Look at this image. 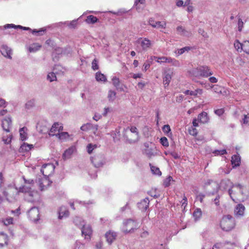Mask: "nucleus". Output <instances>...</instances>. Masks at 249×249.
<instances>
[{
    "mask_svg": "<svg viewBox=\"0 0 249 249\" xmlns=\"http://www.w3.org/2000/svg\"><path fill=\"white\" fill-rule=\"evenodd\" d=\"M12 124V120L10 117L4 118L1 121V126L4 131L6 133L10 132V128ZM12 140V135L10 133L7 134L5 136L4 134L2 136V141L5 143H9Z\"/></svg>",
    "mask_w": 249,
    "mask_h": 249,
    "instance_id": "1",
    "label": "nucleus"
},
{
    "mask_svg": "<svg viewBox=\"0 0 249 249\" xmlns=\"http://www.w3.org/2000/svg\"><path fill=\"white\" fill-rule=\"evenodd\" d=\"M221 229L225 231L232 230L235 226V222L233 217L230 215L224 216L220 223Z\"/></svg>",
    "mask_w": 249,
    "mask_h": 249,
    "instance_id": "2",
    "label": "nucleus"
},
{
    "mask_svg": "<svg viewBox=\"0 0 249 249\" xmlns=\"http://www.w3.org/2000/svg\"><path fill=\"white\" fill-rule=\"evenodd\" d=\"M1 193L7 201L12 202L16 199V197L18 195V192L13 186L8 185L1 190Z\"/></svg>",
    "mask_w": 249,
    "mask_h": 249,
    "instance_id": "3",
    "label": "nucleus"
},
{
    "mask_svg": "<svg viewBox=\"0 0 249 249\" xmlns=\"http://www.w3.org/2000/svg\"><path fill=\"white\" fill-rule=\"evenodd\" d=\"M192 73L195 76L208 77L213 74L210 68L207 66H200L192 70Z\"/></svg>",
    "mask_w": 249,
    "mask_h": 249,
    "instance_id": "4",
    "label": "nucleus"
},
{
    "mask_svg": "<svg viewBox=\"0 0 249 249\" xmlns=\"http://www.w3.org/2000/svg\"><path fill=\"white\" fill-rule=\"evenodd\" d=\"M136 43L140 45L142 50L144 52L147 51L152 46L151 41L145 37L139 38L136 41Z\"/></svg>",
    "mask_w": 249,
    "mask_h": 249,
    "instance_id": "5",
    "label": "nucleus"
},
{
    "mask_svg": "<svg viewBox=\"0 0 249 249\" xmlns=\"http://www.w3.org/2000/svg\"><path fill=\"white\" fill-rule=\"evenodd\" d=\"M137 227V223L134 220L128 219L124 223L123 231L125 232H129Z\"/></svg>",
    "mask_w": 249,
    "mask_h": 249,
    "instance_id": "6",
    "label": "nucleus"
},
{
    "mask_svg": "<svg viewBox=\"0 0 249 249\" xmlns=\"http://www.w3.org/2000/svg\"><path fill=\"white\" fill-rule=\"evenodd\" d=\"M63 127L61 124L55 123L50 129L49 134L50 136H56L57 137L60 132L63 130Z\"/></svg>",
    "mask_w": 249,
    "mask_h": 249,
    "instance_id": "7",
    "label": "nucleus"
},
{
    "mask_svg": "<svg viewBox=\"0 0 249 249\" xmlns=\"http://www.w3.org/2000/svg\"><path fill=\"white\" fill-rule=\"evenodd\" d=\"M54 167L53 164L48 163L42 165L41 172L44 176H50L54 171Z\"/></svg>",
    "mask_w": 249,
    "mask_h": 249,
    "instance_id": "8",
    "label": "nucleus"
},
{
    "mask_svg": "<svg viewBox=\"0 0 249 249\" xmlns=\"http://www.w3.org/2000/svg\"><path fill=\"white\" fill-rule=\"evenodd\" d=\"M28 215L30 219L33 221H36L39 219V212L36 207L32 208L28 212Z\"/></svg>",
    "mask_w": 249,
    "mask_h": 249,
    "instance_id": "9",
    "label": "nucleus"
},
{
    "mask_svg": "<svg viewBox=\"0 0 249 249\" xmlns=\"http://www.w3.org/2000/svg\"><path fill=\"white\" fill-rule=\"evenodd\" d=\"M24 199L28 202H34L38 197V194L37 191L32 190L26 195L24 196Z\"/></svg>",
    "mask_w": 249,
    "mask_h": 249,
    "instance_id": "10",
    "label": "nucleus"
},
{
    "mask_svg": "<svg viewBox=\"0 0 249 249\" xmlns=\"http://www.w3.org/2000/svg\"><path fill=\"white\" fill-rule=\"evenodd\" d=\"M91 160L93 165L96 168L101 167L104 164V159L101 156H95L92 157H91Z\"/></svg>",
    "mask_w": 249,
    "mask_h": 249,
    "instance_id": "11",
    "label": "nucleus"
},
{
    "mask_svg": "<svg viewBox=\"0 0 249 249\" xmlns=\"http://www.w3.org/2000/svg\"><path fill=\"white\" fill-rule=\"evenodd\" d=\"M52 183V182L47 178L39 179L38 186L41 191L46 190Z\"/></svg>",
    "mask_w": 249,
    "mask_h": 249,
    "instance_id": "12",
    "label": "nucleus"
},
{
    "mask_svg": "<svg viewBox=\"0 0 249 249\" xmlns=\"http://www.w3.org/2000/svg\"><path fill=\"white\" fill-rule=\"evenodd\" d=\"M151 60H156L158 63H171L173 61V59L171 57H167L165 56L157 57L156 56H152L150 57Z\"/></svg>",
    "mask_w": 249,
    "mask_h": 249,
    "instance_id": "13",
    "label": "nucleus"
},
{
    "mask_svg": "<svg viewBox=\"0 0 249 249\" xmlns=\"http://www.w3.org/2000/svg\"><path fill=\"white\" fill-rule=\"evenodd\" d=\"M81 230L82 235L85 236V238L90 239L92 231L90 226L89 225H83Z\"/></svg>",
    "mask_w": 249,
    "mask_h": 249,
    "instance_id": "14",
    "label": "nucleus"
},
{
    "mask_svg": "<svg viewBox=\"0 0 249 249\" xmlns=\"http://www.w3.org/2000/svg\"><path fill=\"white\" fill-rule=\"evenodd\" d=\"M117 236L116 232L109 231L106 234L107 241L109 244H111L115 239Z\"/></svg>",
    "mask_w": 249,
    "mask_h": 249,
    "instance_id": "15",
    "label": "nucleus"
},
{
    "mask_svg": "<svg viewBox=\"0 0 249 249\" xmlns=\"http://www.w3.org/2000/svg\"><path fill=\"white\" fill-rule=\"evenodd\" d=\"M1 53L5 57L11 58L12 51L10 48L6 45H2L1 48Z\"/></svg>",
    "mask_w": 249,
    "mask_h": 249,
    "instance_id": "16",
    "label": "nucleus"
},
{
    "mask_svg": "<svg viewBox=\"0 0 249 249\" xmlns=\"http://www.w3.org/2000/svg\"><path fill=\"white\" fill-rule=\"evenodd\" d=\"M149 200L148 198H145L138 203V207L142 211H145L149 206Z\"/></svg>",
    "mask_w": 249,
    "mask_h": 249,
    "instance_id": "17",
    "label": "nucleus"
},
{
    "mask_svg": "<svg viewBox=\"0 0 249 249\" xmlns=\"http://www.w3.org/2000/svg\"><path fill=\"white\" fill-rule=\"evenodd\" d=\"M245 207L242 204H238L234 210L235 214L236 216H243L244 214Z\"/></svg>",
    "mask_w": 249,
    "mask_h": 249,
    "instance_id": "18",
    "label": "nucleus"
},
{
    "mask_svg": "<svg viewBox=\"0 0 249 249\" xmlns=\"http://www.w3.org/2000/svg\"><path fill=\"white\" fill-rule=\"evenodd\" d=\"M198 121L202 124L207 123L209 121V117L206 112H202L198 115Z\"/></svg>",
    "mask_w": 249,
    "mask_h": 249,
    "instance_id": "19",
    "label": "nucleus"
},
{
    "mask_svg": "<svg viewBox=\"0 0 249 249\" xmlns=\"http://www.w3.org/2000/svg\"><path fill=\"white\" fill-rule=\"evenodd\" d=\"M184 93L186 95L197 96L198 94L201 95L202 94V89H197L195 90H186L185 91Z\"/></svg>",
    "mask_w": 249,
    "mask_h": 249,
    "instance_id": "20",
    "label": "nucleus"
},
{
    "mask_svg": "<svg viewBox=\"0 0 249 249\" xmlns=\"http://www.w3.org/2000/svg\"><path fill=\"white\" fill-rule=\"evenodd\" d=\"M231 164L233 167L239 166L240 164V157L238 155H234L231 157Z\"/></svg>",
    "mask_w": 249,
    "mask_h": 249,
    "instance_id": "21",
    "label": "nucleus"
},
{
    "mask_svg": "<svg viewBox=\"0 0 249 249\" xmlns=\"http://www.w3.org/2000/svg\"><path fill=\"white\" fill-rule=\"evenodd\" d=\"M8 238L7 235L3 233H0V246H3L7 244Z\"/></svg>",
    "mask_w": 249,
    "mask_h": 249,
    "instance_id": "22",
    "label": "nucleus"
},
{
    "mask_svg": "<svg viewBox=\"0 0 249 249\" xmlns=\"http://www.w3.org/2000/svg\"><path fill=\"white\" fill-rule=\"evenodd\" d=\"M85 21L88 24H94L98 21V19L93 15H89L87 17Z\"/></svg>",
    "mask_w": 249,
    "mask_h": 249,
    "instance_id": "23",
    "label": "nucleus"
},
{
    "mask_svg": "<svg viewBox=\"0 0 249 249\" xmlns=\"http://www.w3.org/2000/svg\"><path fill=\"white\" fill-rule=\"evenodd\" d=\"M33 148V144H30L25 142H24L20 146V149L22 152H27Z\"/></svg>",
    "mask_w": 249,
    "mask_h": 249,
    "instance_id": "24",
    "label": "nucleus"
},
{
    "mask_svg": "<svg viewBox=\"0 0 249 249\" xmlns=\"http://www.w3.org/2000/svg\"><path fill=\"white\" fill-rule=\"evenodd\" d=\"M59 213V218L60 219H61L63 217H66L68 216L69 214V212L67 210H66L65 207H61L60 208Z\"/></svg>",
    "mask_w": 249,
    "mask_h": 249,
    "instance_id": "25",
    "label": "nucleus"
},
{
    "mask_svg": "<svg viewBox=\"0 0 249 249\" xmlns=\"http://www.w3.org/2000/svg\"><path fill=\"white\" fill-rule=\"evenodd\" d=\"M32 190V189L30 187H29L26 185H24L19 187L18 192V193H23L24 194V195H26L27 194H28Z\"/></svg>",
    "mask_w": 249,
    "mask_h": 249,
    "instance_id": "26",
    "label": "nucleus"
},
{
    "mask_svg": "<svg viewBox=\"0 0 249 249\" xmlns=\"http://www.w3.org/2000/svg\"><path fill=\"white\" fill-rule=\"evenodd\" d=\"M95 78L97 81L106 82L107 81L105 75L100 72L96 73Z\"/></svg>",
    "mask_w": 249,
    "mask_h": 249,
    "instance_id": "27",
    "label": "nucleus"
},
{
    "mask_svg": "<svg viewBox=\"0 0 249 249\" xmlns=\"http://www.w3.org/2000/svg\"><path fill=\"white\" fill-rule=\"evenodd\" d=\"M41 47V46L39 45L38 43H33L31 45V46H30L29 48V51L30 52H35L38 50H39L40 48Z\"/></svg>",
    "mask_w": 249,
    "mask_h": 249,
    "instance_id": "28",
    "label": "nucleus"
},
{
    "mask_svg": "<svg viewBox=\"0 0 249 249\" xmlns=\"http://www.w3.org/2000/svg\"><path fill=\"white\" fill-rule=\"evenodd\" d=\"M149 166H150L151 171L153 174L158 176L161 175V172L159 168L152 165L151 163H149Z\"/></svg>",
    "mask_w": 249,
    "mask_h": 249,
    "instance_id": "29",
    "label": "nucleus"
},
{
    "mask_svg": "<svg viewBox=\"0 0 249 249\" xmlns=\"http://www.w3.org/2000/svg\"><path fill=\"white\" fill-rule=\"evenodd\" d=\"M172 76L169 73H167L163 78V84L166 86H168L171 80Z\"/></svg>",
    "mask_w": 249,
    "mask_h": 249,
    "instance_id": "30",
    "label": "nucleus"
},
{
    "mask_svg": "<svg viewBox=\"0 0 249 249\" xmlns=\"http://www.w3.org/2000/svg\"><path fill=\"white\" fill-rule=\"evenodd\" d=\"M202 216V212L200 209H196L193 213V216L196 221L198 220Z\"/></svg>",
    "mask_w": 249,
    "mask_h": 249,
    "instance_id": "31",
    "label": "nucleus"
},
{
    "mask_svg": "<svg viewBox=\"0 0 249 249\" xmlns=\"http://www.w3.org/2000/svg\"><path fill=\"white\" fill-rule=\"evenodd\" d=\"M74 150V149L73 147H71L67 149L63 155L64 158H69L70 156L73 153Z\"/></svg>",
    "mask_w": 249,
    "mask_h": 249,
    "instance_id": "32",
    "label": "nucleus"
},
{
    "mask_svg": "<svg viewBox=\"0 0 249 249\" xmlns=\"http://www.w3.org/2000/svg\"><path fill=\"white\" fill-rule=\"evenodd\" d=\"M229 194L232 200L235 202H237V201L239 200V198L238 196V195L233 193V190L232 189L229 190Z\"/></svg>",
    "mask_w": 249,
    "mask_h": 249,
    "instance_id": "33",
    "label": "nucleus"
},
{
    "mask_svg": "<svg viewBox=\"0 0 249 249\" xmlns=\"http://www.w3.org/2000/svg\"><path fill=\"white\" fill-rule=\"evenodd\" d=\"M14 28L15 29L16 28H19L22 29L24 30H31V29L29 27H22L21 25H15L14 24H7L5 26V28Z\"/></svg>",
    "mask_w": 249,
    "mask_h": 249,
    "instance_id": "34",
    "label": "nucleus"
},
{
    "mask_svg": "<svg viewBox=\"0 0 249 249\" xmlns=\"http://www.w3.org/2000/svg\"><path fill=\"white\" fill-rule=\"evenodd\" d=\"M25 129V127H22L19 129L20 139L22 141L25 140L27 138V134L25 132V130H24Z\"/></svg>",
    "mask_w": 249,
    "mask_h": 249,
    "instance_id": "35",
    "label": "nucleus"
},
{
    "mask_svg": "<svg viewBox=\"0 0 249 249\" xmlns=\"http://www.w3.org/2000/svg\"><path fill=\"white\" fill-rule=\"evenodd\" d=\"M2 222L5 226H8L13 224V218L11 217H7L5 219H2Z\"/></svg>",
    "mask_w": 249,
    "mask_h": 249,
    "instance_id": "36",
    "label": "nucleus"
},
{
    "mask_svg": "<svg viewBox=\"0 0 249 249\" xmlns=\"http://www.w3.org/2000/svg\"><path fill=\"white\" fill-rule=\"evenodd\" d=\"M242 51L249 54V41H245L243 42Z\"/></svg>",
    "mask_w": 249,
    "mask_h": 249,
    "instance_id": "37",
    "label": "nucleus"
},
{
    "mask_svg": "<svg viewBox=\"0 0 249 249\" xmlns=\"http://www.w3.org/2000/svg\"><path fill=\"white\" fill-rule=\"evenodd\" d=\"M162 129L164 134H166L167 136H169V134L171 135V133H170L171 128L169 125H164L162 128Z\"/></svg>",
    "mask_w": 249,
    "mask_h": 249,
    "instance_id": "38",
    "label": "nucleus"
},
{
    "mask_svg": "<svg viewBox=\"0 0 249 249\" xmlns=\"http://www.w3.org/2000/svg\"><path fill=\"white\" fill-rule=\"evenodd\" d=\"M46 30L43 29L42 28L40 29L39 30H32V34L35 35L36 36H42L43 35L44 33L45 32Z\"/></svg>",
    "mask_w": 249,
    "mask_h": 249,
    "instance_id": "39",
    "label": "nucleus"
},
{
    "mask_svg": "<svg viewBox=\"0 0 249 249\" xmlns=\"http://www.w3.org/2000/svg\"><path fill=\"white\" fill-rule=\"evenodd\" d=\"M96 144H92V143L89 144L87 146V150L89 154H90L92 153L93 150L97 148Z\"/></svg>",
    "mask_w": 249,
    "mask_h": 249,
    "instance_id": "40",
    "label": "nucleus"
},
{
    "mask_svg": "<svg viewBox=\"0 0 249 249\" xmlns=\"http://www.w3.org/2000/svg\"><path fill=\"white\" fill-rule=\"evenodd\" d=\"M173 180V178L171 176L166 178L163 181V184L164 187H168L171 183V181Z\"/></svg>",
    "mask_w": 249,
    "mask_h": 249,
    "instance_id": "41",
    "label": "nucleus"
},
{
    "mask_svg": "<svg viewBox=\"0 0 249 249\" xmlns=\"http://www.w3.org/2000/svg\"><path fill=\"white\" fill-rule=\"evenodd\" d=\"M145 154L149 159L152 158L155 155L151 149H146L145 150Z\"/></svg>",
    "mask_w": 249,
    "mask_h": 249,
    "instance_id": "42",
    "label": "nucleus"
},
{
    "mask_svg": "<svg viewBox=\"0 0 249 249\" xmlns=\"http://www.w3.org/2000/svg\"><path fill=\"white\" fill-rule=\"evenodd\" d=\"M47 79L50 82H53V81L56 80V77L55 73L53 72H52L48 73L47 75Z\"/></svg>",
    "mask_w": 249,
    "mask_h": 249,
    "instance_id": "43",
    "label": "nucleus"
},
{
    "mask_svg": "<svg viewBox=\"0 0 249 249\" xmlns=\"http://www.w3.org/2000/svg\"><path fill=\"white\" fill-rule=\"evenodd\" d=\"M189 133L193 136H196L197 135V129L194 127H191L188 129Z\"/></svg>",
    "mask_w": 249,
    "mask_h": 249,
    "instance_id": "44",
    "label": "nucleus"
},
{
    "mask_svg": "<svg viewBox=\"0 0 249 249\" xmlns=\"http://www.w3.org/2000/svg\"><path fill=\"white\" fill-rule=\"evenodd\" d=\"M57 137L60 140H65L69 137V135L67 132H60Z\"/></svg>",
    "mask_w": 249,
    "mask_h": 249,
    "instance_id": "45",
    "label": "nucleus"
},
{
    "mask_svg": "<svg viewBox=\"0 0 249 249\" xmlns=\"http://www.w3.org/2000/svg\"><path fill=\"white\" fill-rule=\"evenodd\" d=\"M91 68L94 71H96L99 69L98 60L96 58L94 59L92 62Z\"/></svg>",
    "mask_w": 249,
    "mask_h": 249,
    "instance_id": "46",
    "label": "nucleus"
},
{
    "mask_svg": "<svg viewBox=\"0 0 249 249\" xmlns=\"http://www.w3.org/2000/svg\"><path fill=\"white\" fill-rule=\"evenodd\" d=\"M160 143L165 147H168L169 146V142L167 139L165 137H162L160 139Z\"/></svg>",
    "mask_w": 249,
    "mask_h": 249,
    "instance_id": "47",
    "label": "nucleus"
},
{
    "mask_svg": "<svg viewBox=\"0 0 249 249\" xmlns=\"http://www.w3.org/2000/svg\"><path fill=\"white\" fill-rule=\"evenodd\" d=\"M234 46L237 51H239L240 49L242 50L243 43H241L238 40H235Z\"/></svg>",
    "mask_w": 249,
    "mask_h": 249,
    "instance_id": "48",
    "label": "nucleus"
},
{
    "mask_svg": "<svg viewBox=\"0 0 249 249\" xmlns=\"http://www.w3.org/2000/svg\"><path fill=\"white\" fill-rule=\"evenodd\" d=\"M35 106V100H31L28 101L25 104V107L27 109H30Z\"/></svg>",
    "mask_w": 249,
    "mask_h": 249,
    "instance_id": "49",
    "label": "nucleus"
},
{
    "mask_svg": "<svg viewBox=\"0 0 249 249\" xmlns=\"http://www.w3.org/2000/svg\"><path fill=\"white\" fill-rule=\"evenodd\" d=\"M177 30L178 33L183 36H185L186 33H187V32L182 26H178L177 28Z\"/></svg>",
    "mask_w": 249,
    "mask_h": 249,
    "instance_id": "50",
    "label": "nucleus"
},
{
    "mask_svg": "<svg viewBox=\"0 0 249 249\" xmlns=\"http://www.w3.org/2000/svg\"><path fill=\"white\" fill-rule=\"evenodd\" d=\"M112 83L113 85L117 88L120 85V80L119 79L116 77H113L112 79Z\"/></svg>",
    "mask_w": 249,
    "mask_h": 249,
    "instance_id": "51",
    "label": "nucleus"
},
{
    "mask_svg": "<svg viewBox=\"0 0 249 249\" xmlns=\"http://www.w3.org/2000/svg\"><path fill=\"white\" fill-rule=\"evenodd\" d=\"M116 92L112 90H109L108 94V98L110 100L114 99L116 96Z\"/></svg>",
    "mask_w": 249,
    "mask_h": 249,
    "instance_id": "52",
    "label": "nucleus"
},
{
    "mask_svg": "<svg viewBox=\"0 0 249 249\" xmlns=\"http://www.w3.org/2000/svg\"><path fill=\"white\" fill-rule=\"evenodd\" d=\"M191 48L190 47H185L178 50V53L179 55L182 54L186 51H189L190 50Z\"/></svg>",
    "mask_w": 249,
    "mask_h": 249,
    "instance_id": "53",
    "label": "nucleus"
},
{
    "mask_svg": "<svg viewBox=\"0 0 249 249\" xmlns=\"http://www.w3.org/2000/svg\"><path fill=\"white\" fill-rule=\"evenodd\" d=\"M180 203H181V206L183 207V209H185L187 205V198L186 196L184 195L182 200L181 201Z\"/></svg>",
    "mask_w": 249,
    "mask_h": 249,
    "instance_id": "54",
    "label": "nucleus"
},
{
    "mask_svg": "<svg viewBox=\"0 0 249 249\" xmlns=\"http://www.w3.org/2000/svg\"><path fill=\"white\" fill-rule=\"evenodd\" d=\"M77 22L76 20L71 21L69 24L68 27L70 29H74L77 27Z\"/></svg>",
    "mask_w": 249,
    "mask_h": 249,
    "instance_id": "55",
    "label": "nucleus"
},
{
    "mask_svg": "<svg viewBox=\"0 0 249 249\" xmlns=\"http://www.w3.org/2000/svg\"><path fill=\"white\" fill-rule=\"evenodd\" d=\"M205 197V195L204 194L200 193L196 196V198L199 200L201 203H203Z\"/></svg>",
    "mask_w": 249,
    "mask_h": 249,
    "instance_id": "56",
    "label": "nucleus"
},
{
    "mask_svg": "<svg viewBox=\"0 0 249 249\" xmlns=\"http://www.w3.org/2000/svg\"><path fill=\"white\" fill-rule=\"evenodd\" d=\"M213 153H214L216 155H223L227 154V151L225 149H222L221 150H215L213 152Z\"/></svg>",
    "mask_w": 249,
    "mask_h": 249,
    "instance_id": "57",
    "label": "nucleus"
},
{
    "mask_svg": "<svg viewBox=\"0 0 249 249\" xmlns=\"http://www.w3.org/2000/svg\"><path fill=\"white\" fill-rule=\"evenodd\" d=\"M215 114L221 116L224 113V109L223 108L217 109L214 110Z\"/></svg>",
    "mask_w": 249,
    "mask_h": 249,
    "instance_id": "58",
    "label": "nucleus"
},
{
    "mask_svg": "<svg viewBox=\"0 0 249 249\" xmlns=\"http://www.w3.org/2000/svg\"><path fill=\"white\" fill-rule=\"evenodd\" d=\"M156 24H157V28L161 27V28H163L165 29L166 27V22H161L160 21H157Z\"/></svg>",
    "mask_w": 249,
    "mask_h": 249,
    "instance_id": "59",
    "label": "nucleus"
},
{
    "mask_svg": "<svg viewBox=\"0 0 249 249\" xmlns=\"http://www.w3.org/2000/svg\"><path fill=\"white\" fill-rule=\"evenodd\" d=\"M129 129L131 132L136 134L137 136L138 135V132L137 131V128L135 126H132L130 128L128 127L126 130Z\"/></svg>",
    "mask_w": 249,
    "mask_h": 249,
    "instance_id": "60",
    "label": "nucleus"
},
{
    "mask_svg": "<svg viewBox=\"0 0 249 249\" xmlns=\"http://www.w3.org/2000/svg\"><path fill=\"white\" fill-rule=\"evenodd\" d=\"M157 22L153 18H150L149 20V24L154 28L157 27Z\"/></svg>",
    "mask_w": 249,
    "mask_h": 249,
    "instance_id": "61",
    "label": "nucleus"
},
{
    "mask_svg": "<svg viewBox=\"0 0 249 249\" xmlns=\"http://www.w3.org/2000/svg\"><path fill=\"white\" fill-rule=\"evenodd\" d=\"M243 122L244 124H248L249 123V114H246L244 115V118L243 119Z\"/></svg>",
    "mask_w": 249,
    "mask_h": 249,
    "instance_id": "62",
    "label": "nucleus"
},
{
    "mask_svg": "<svg viewBox=\"0 0 249 249\" xmlns=\"http://www.w3.org/2000/svg\"><path fill=\"white\" fill-rule=\"evenodd\" d=\"M244 23L241 19H239L238 22V30L241 31L243 27Z\"/></svg>",
    "mask_w": 249,
    "mask_h": 249,
    "instance_id": "63",
    "label": "nucleus"
},
{
    "mask_svg": "<svg viewBox=\"0 0 249 249\" xmlns=\"http://www.w3.org/2000/svg\"><path fill=\"white\" fill-rule=\"evenodd\" d=\"M103 243L101 241H99L96 243L95 247L97 249H101L102 248Z\"/></svg>",
    "mask_w": 249,
    "mask_h": 249,
    "instance_id": "64",
    "label": "nucleus"
}]
</instances>
